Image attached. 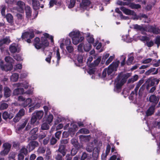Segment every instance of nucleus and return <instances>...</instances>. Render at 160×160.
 <instances>
[{
  "instance_id": "1",
  "label": "nucleus",
  "mask_w": 160,
  "mask_h": 160,
  "mask_svg": "<svg viewBox=\"0 0 160 160\" xmlns=\"http://www.w3.org/2000/svg\"><path fill=\"white\" fill-rule=\"evenodd\" d=\"M129 76V73L124 74L122 76L121 75H119L115 80L114 91L117 93L121 92L122 86L125 83Z\"/></svg>"
},
{
  "instance_id": "2",
  "label": "nucleus",
  "mask_w": 160,
  "mask_h": 160,
  "mask_svg": "<svg viewBox=\"0 0 160 160\" xmlns=\"http://www.w3.org/2000/svg\"><path fill=\"white\" fill-rule=\"evenodd\" d=\"M119 62L118 61L113 62L108 67V69H107V73L108 75H110L113 72L117 71V68H118Z\"/></svg>"
},
{
  "instance_id": "3",
  "label": "nucleus",
  "mask_w": 160,
  "mask_h": 160,
  "mask_svg": "<svg viewBox=\"0 0 160 160\" xmlns=\"http://www.w3.org/2000/svg\"><path fill=\"white\" fill-rule=\"evenodd\" d=\"M80 140L82 142L88 143H91L92 144L93 142H97V141L93 138L91 137L90 136H85L82 135L79 136Z\"/></svg>"
},
{
  "instance_id": "4",
  "label": "nucleus",
  "mask_w": 160,
  "mask_h": 160,
  "mask_svg": "<svg viewBox=\"0 0 160 160\" xmlns=\"http://www.w3.org/2000/svg\"><path fill=\"white\" fill-rule=\"evenodd\" d=\"M9 50L11 53H14L19 52L20 50V48L17 44L13 43L10 45Z\"/></svg>"
},
{
  "instance_id": "5",
  "label": "nucleus",
  "mask_w": 160,
  "mask_h": 160,
  "mask_svg": "<svg viewBox=\"0 0 160 160\" xmlns=\"http://www.w3.org/2000/svg\"><path fill=\"white\" fill-rule=\"evenodd\" d=\"M148 32L158 34L160 33V29L158 28L153 26H147Z\"/></svg>"
},
{
  "instance_id": "6",
  "label": "nucleus",
  "mask_w": 160,
  "mask_h": 160,
  "mask_svg": "<svg viewBox=\"0 0 160 160\" xmlns=\"http://www.w3.org/2000/svg\"><path fill=\"white\" fill-rule=\"evenodd\" d=\"M120 10L125 14L128 15H136V13L133 10H131L124 7L120 8Z\"/></svg>"
},
{
  "instance_id": "7",
  "label": "nucleus",
  "mask_w": 160,
  "mask_h": 160,
  "mask_svg": "<svg viewBox=\"0 0 160 160\" xmlns=\"http://www.w3.org/2000/svg\"><path fill=\"white\" fill-rule=\"evenodd\" d=\"M159 99L158 97H156L155 95H151L149 98V101L150 102L152 103V105L156 106L158 103Z\"/></svg>"
},
{
  "instance_id": "8",
  "label": "nucleus",
  "mask_w": 160,
  "mask_h": 160,
  "mask_svg": "<svg viewBox=\"0 0 160 160\" xmlns=\"http://www.w3.org/2000/svg\"><path fill=\"white\" fill-rule=\"evenodd\" d=\"M91 4V2L90 0H82L80 6L81 8L83 9H86Z\"/></svg>"
},
{
  "instance_id": "9",
  "label": "nucleus",
  "mask_w": 160,
  "mask_h": 160,
  "mask_svg": "<svg viewBox=\"0 0 160 160\" xmlns=\"http://www.w3.org/2000/svg\"><path fill=\"white\" fill-rule=\"evenodd\" d=\"M17 4L19 8L18 10L21 12H23L24 9L26 7L25 6V3L21 1H18Z\"/></svg>"
},
{
  "instance_id": "10",
  "label": "nucleus",
  "mask_w": 160,
  "mask_h": 160,
  "mask_svg": "<svg viewBox=\"0 0 160 160\" xmlns=\"http://www.w3.org/2000/svg\"><path fill=\"white\" fill-rule=\"evenodd\" d=\"M72 38V42L74 44L77 45L79 42H81L82 41L84 38L83 36H81L78 37H73Z\"/></svg>"
},
{
  "instance_id": "11",
  "label": "nucleus",
  "mask_w": 160,
  "mask_h": 160,
  "mask_svg": "<svg viewBox=\"0 0 160 160\" xmlns=\"http://www.w3.org/2000/svg\"><path fill=\"white\" fill-rule=\"evenodd\" d=\"M4 17H6L7 22L11 25H13L14 24L13 18L11 14L8 13Z\"/></svg>"
},
{
  "instance_id": "12",
  "label": "nucleus",
  "mask_w": 160,
  "mask_h": 160,
  "mask_svg": "<svg viewBox=\"0 0 160 160\" xmlns=\"http://www.w3.org/2000/svg\"><path fill=\"white\" fill-rule=\"evenodd\" d=\"M155 106V105H152L150 106L146 112V115L147 116H150L154 113Z\"/></svg>"
},
{
  "instance_id": "13",
  "label": "nucleus",
  "mask_w": 160,
  "mask_h": 160,
  "mask_svg": "<svg viewBox=\"0 0 160 160\" xmlns=\"http://www.w3.org/2000/svg\"><path fill=\"white\" fill-rule=\"evenodd\" d=\"M14 115L13 114L11 113H9L8 112L5 111L2 114V117L3 118L6 120L8 118L11 119L13 118Z\"/></svg>"
},
{
  "instance_id": "14",
  "label": "nucleus",
  "mask_w": 160,
  "mask_h": 160,
  "mask_svg": "<svg viewBox=\"0 0 160 160\" xmlns=\"http://www.w3.org/2000/svg\"><path fill=\"white\" fill-rule=\"evenodd\" d=\"M24 93V90L22 88H21L15 89L13 92V94L14 95L23 94Z\"/></svg>"
},
{
  "instance_id": "15",
  "label": "nucleus",
  "mask_w": 160,
  "mask_h": 160,
  "mask_svg": "<svg viewBox=\"0 0 160 160\" xmlns=\"http://www.w3.org/2000/svg\"><path fill=\"white\" fill-rule=\"evenodd\" d=\"M38 146V142L35 141H32L29 144V151H32L33 150L34 148Z\"/></svg>"
},
{
  "instance_id": "16",
  "label": "nucleus",
  "mask_w": 160,
  "mask_h": 160,
  "mask_svg": "<svg viewBox=\"0 0 160 160\" xmlns=\"http://www.w3.org/2000/svg\"><path fill=\"white\" fill-rule=\"evenodd\" d=\"M33 114L34 115H35L38 120H40L42 118L44 114V112L42 110L37 111L35 112Z\"/></svg>"
},
{
  "instance_id": "17",
  "label": "nucleus",
  "mask_w": 160,
  "mask_h": 160,
  "mask_svg": "<svg viewBox=\"0 0 160 160\" xmlns=\"http://www.w3.org/2000/svg\"><path fill=\"white\" fill-rule=\"evenodd\" d=\"M156 68H152L150 69L145 72V74L147 75H149L150 74L155 75L158 73V69H157L156 70Z\"/></svg>"
},
{
  "instance_id": "18",
  "label": "nucleus",
  "mask_w": 160,
  "mask_h": 160,
  "mask_svg": "<svg viewBox=\"0 0 160 160\" xmlns=\"http://www.w3.org/2000/svg\"><path fill=\"white\" fill-rule=\"evenodd\" d=\"M96 142H93L92 144L91 143H88L87 144V146L86 148V151L89 152H91L93 149L94 145Z\"/></svg>"
},
{
  "instance_id": "19",
  "label": "nucleus",
  "mask_w": 160,
  "mask_h": 160,
  "mask_svg": "<svg viewBox=\"0 0 160 160\" xmlns=\"http://www.w3.org/2000/svg\"><path fill=\"white\" fill-rule=\"evenodd\" d=\"M101 57H98L94 62L93 63H92L90 64L89 66L91 68H93L98 66L99 63L101 60Z\"/></svg>"
},
{
  "instance_id": "20",
  "label": "nucleus",
  "mask_w": 160,
  "mask_h": 160,
  "mask_svg": "<svg viewBox=\"0 0 160 160\" xmlns=\"http://www.w3.org/2000/svg\"><path fill=\"white\" fill-rule=\"evenodd\" d=\"M26 13V17L28 19L31 18L32 13V9L30 7L28 6H27L25 8Z\"/></svg>"
},
{
  "instance_id": "21",
  "label": "nucleus",
  "mask_w": 160,
  "mask_h": 160,
  "mask_svg": "<svg viewBox=\"0 0 160 160\" xmlns=\"http://www.w3.org/2000/svg\"><path fill=\"white\" fill-rule=\"evenodd\" d=\"M4 96L6 98L9 97L11 93V91L10 89L7 87L4 88Z\"/></svg>"
},
{
  "instance_id": "22",
  "label": "nucleus",
  "mask_w": 160,
  "mask_h": 160,
  "mask_svg": "<svg viewBox=\"0 0 160 160\" xmlns=\"http://www.w3.org/2000/svg\"><path fill=\"white\" fill-rule=\"evenodd\" d=\"M69 36L72 38L74 37H78L81 36L80 32L78 31H73L71 32L69 34Z\"/></svg>"
},
{
  "instance_id": "23",
  "label": "nucleus",
  "mask_w": 160,
  "mask_h": 160,
  "mask_svg": "<svg viewBox=\"0 0 160 160\" xmlns=\"http://www.w3.org/2000/svg\"><path fill=\"white\" fill-rule=\"evenodd\" d=\"M0 67L2 70L6 71H10L12 70L13 68V66L12 64H10L8 66V68H6L7 67V66L3 65L1 63L0 64Z\"/></svg>"
},
{
  "instance_id": "24",
  "label": "nucleus",
  "mask_w": 160,
  "mask_h": 160,
  "mask_svg": "<svg viewBox=\"0 0 160 160\" xmlns=\"http://www.w3.org/2000/svg\"><path fill=\"white\" fill-rule=\"evenodd\" d=\"M71 143L75 148H76L77 149H79L80 148V146L79 145L77 140L74 139H72L71 140Z\"/></svg>"
},
{
  "instance_id": "25",
  "label": "nucleus",
  "mask_w": 160,
  "mask_h": 160,
  "mask_svg": "<svg viewBox=\"0 0 160 160\" xmlns=\"http://www.w3.org/2000/svg\"><path fill=\"white\" fill-rule=\"evenodd\" d=\"M32 5L34 9H37L40 6V4L38 0H32Z\"/></svg>"
},
{
  "instance_id": "26",
  "label": "nucleus",
  "mask_w": 160,
  "mask_h": 160,
  "mask_svg": "<svg viewBox=\"0 0 160 160\" xmlns=\"http://www.w3.org/2000/svg\"><path fill=\"white\" fill-rule=\"evenodd\" d=\"M45 54L48 55V57L45 59L46 61L48 63H50L51 62V60L52 57V52L49 51H47L46 52Z\"/></svg>"
},
{
  "instance_id": "27",
  "label": "nucleus",
  "mask_w": 160,
  "mask_h": 160,
  "mask_svg": "<svg viewBox=\"0 0 160 160\" xmlns=\"http://www.w3.org/2000/svg\"><path fill=\"white\" fill-rule=\"evenodd\" d=\"M129 7L132 9H138L141 8V6L139 4H136L133 2H130Z\"/></svg>"
},
{
  "instance_id": "28",
  "label": "nucleus",
  "mask_w": 160,
  "mask_h": 160,
  "mask_svg": "<svg viewBox=\"0 0 160 160\" xmlns=\"http://www.w3.org/2000/svg\"><path fill=\"white\" fill-rule=\"evenodd\" d=\"M19 78V75L17 73L13 74L11 77V80L13 82H16L18 79Z\"/></svg>"
},
{
  "instance_id": "29",
  "label": "nucleus",
  "mask_w": 160,
  "mask_h": 160,
  "mask_svg": "<svg viewBox=\"0 0 160 160\" xmlns=\"http://www.w3.org/2000/svg\"><path fill=\"white\" fill-rule=\"evenodd\" d=\"M28 121V119H27L25 120L23 123L18 125L17 127L18 130H20L23 129L26 126V124L27 123Z\"/></svg>"
},
{
  "instance_id": "30",
  "label": "nucleus",
  "mask_w": 160,
  "mask_h": 160,
  "mask_svg": "<svg viewBox=\"0 0 160 160\" xmlns=\"http://www.w3.org/2000/svg\"><path fill=\"white\" fill-rule=\"evenodd\" d=\"M38 119L36 117L35 115H34L33 114L32 115V116L31 119V123L32 124H33L36 122L37 124H38L39 123V122L37 121V119Z\"/></svg>"
},
{
  "instance_id": "31",
  "label": "nucleus",
  "mask_w": 160,
  "mask_h": 160,
  "mask_svg": "<svg viewBox=\"0 0 160 160\" xmlns=\"http://www.w3.org/2000/svg\"><path fill=\"white\" fill-rule=\"evenodd\" d=\"M91 45L88 43L85 44L83 46V49L84 51L86 52L89 51L91 49Z\"/></svg>"
},
{
  "instance_id": "32",
  "label": "nucleus",
  "mask_w": 160,
  "mask_h": 160,
  "mask_svg": "<svg viewBox=\"0 0 160 160\" xmlns=\"http://www.w3.org/2000/svg\"><path fill=\"white\" fill-rule=\"evenodd\" d=\"M41 42L42 46L43 45L45 47H47L49 45V42L47 39L45 38H42Z\"/></svg>"
},
{
  "instance_id": "33",
  "label": "nucleus",
  "mask_w": 160,
  "mask_h": 160,
  "mask_svg": "<svg viewBox=\"0 0 160 160\" xmlns=\"http://www.w3.org/2000/svg\"><path fill=\"white\" fill-rule=\"evenodd\" d=\"M31 101V99L30 98H28L24 101L23 103L22 104V106L24 107H26L30 104Z\"/></svg>"
},
{
  "instance_id": "34",
  "label": "nucleus",
  "mask_w": 160,
  "mask_h": 160,
  "mask_svg": "<svg viewBox=\"0 0 160 160\" xmlns=\"http://www.w3.org/2000/svg\"><path fill=\"white\" fill-rule=\"evenodd\" d=\"M77 61L78 62V64L77 65L78 66H82L83 63V58L82 56L81 55L78 56L77 58Z\"/></svg>"
},
{
  "instance_id": "35",
  "label": "nucleus",
  "mask_w": 160,
  "mask_h": 160,
  "mask_svg": "<svg viewBox=\"0 0 160 160\" xmlns=\"http://www.w3.org/2000/svg\"><path fill=\"white\" fill-rule=\"evenodd\" d=\"M65 149L64 146L61 145L60 146L58 150L62 154L63 156H64L66 154V153L65 152Z\"/></svg>"
},
{
  "instance_id": "36",
  "label": "nucleus",
  "mask_w": 160,
  "mask_h": 160,
  "mask_svg": "<svg viewBox=\"0 0 160 160\" xmlns=\"http://www.w3.org/2000/svg\"><path fill=\"white\" fill-rule=\"evenodd\" d=\"M8 107V104L5 103H0V110H3L6 109Z\"/></svg>"
},
{
  "instance_id": "37",
  "label": "nucleus",
  "mask_w": 160,
  "mask_h": 160,
  "mask_svg": "<svg viewBox=\"0 0 160 160\" xmlns=\"http://www.w3.org/2000/svg\"><path fill=\"white\" fill-rule=\"evenodd\" d=\"M138 76L135 75L133 77L129 79L128 80V83H130L131 82H134L138 80Z\"/></svg>"
},
{
  "instance_id": "38",
  "label": "nucleus",
  "mask_w": 160,
  "mask_h": 160,
  "mask_svg": "<svg viewBox=\"0 0 160 160\" xmlns=\"http://www.w3.org/2000/svg\"><path fill=\"white\" fill-rule=\"evenodd\" d=\"M30 133H33L34 134L32 135L30 137L31 139L32 140H34L36 139L38 137V136L37 134H36V132L35 131H31Z\"/></svg>"
},
{
  "instance_id": "39",
  "label": "nucleus",
  "mask_w": 160,
  "mask_h": 160,
  "mask_svg": "<svg viewBox=\"0 0 160 160\" xmlns=\"http://www.w3.org/2000/svg\"><path fill=\"white\" fill-rule=\"evenodd\" d=\"M155 84V81L154 79H152L150 80L149 83L146 86V89L148 90L150 87L153 86Z\"/></svg>"
},
{
  "instance_id": "40",
  "label": "nucleus",
  "mask_w": 160,
  "mask_h": 160,
  "mask_svg": "<svg viewBox=\"0 0 160 160\" xmlns=\"http://www.w3.org/2000/svg\"><path fill=\"white\" fill-rule=\"evenodd\" d=\"M49 125L47 123H43L41 126L42 130H48L49 128Z\"/></svg>"
},
{
  "instance_id": "41",
  "label": "nucleus",
  "mask_w": 160,
  "mask_h": 160,
  "mask_svg": "<svg viewBox=\"0 0 160 160\" xmlns=\"http://www.w3.org/2000/svg\"><path fill=\"white\" fill-rule=\"evenodd\" d=\"M76 2V0H70L68 4V8H73Z\"/></svg>"
},
{
  "instance_id": "42",
  "label": "nucleus",
  "mask_w": 160,
  "mask_h": 160,
  "mask_svg": "<svg viewBox=\"0 0 160 160\" xmlns=\"http://www.w3.org/2000/svg\"><path fill=\"white\" fill-rule=\"evenodd\" d=\"M25 110L23 109H20L18 112L17 114V115L21 118V117L23 116L25 114Z\"/></svg>"
},
{
  "instance_id": "43",
  "label": "nucleus",
  "mask_w": 160,
  "mask_h": 160,
  "mask_svg": "<svg viewBox=\"0 0 160 160\" xmlns=\"http://www.w3.org/2000/svg\"><path fill=\"white\" fill-rule=\"evenodd\" d=\"M15 85L18 87H23L25 89H27L28 88V85L27 84H26V85H25V84L23 83H17L15 84Z\"/></svg>"
},
{
  "instance_id": "44",
  "label": "nucleus",
  "mask_w": 160,
  "mask_h": 160,
  "mask_svg": "<svg viewBox=\"0 0 160 160\" xmlns=\"http://www.w3.org/2000/svg\"><path fill=\"white\" fill-rule=\"evenodd\" d=\"M5 61L7 62L12 63L13 61V59L10 56H7L5 58Z\"/></svg>"
},
{
  "instance_id": "45",
  "label": "nucleus",
  "mask_w": 160,
  "mask_h": 160,
  "mask_svg": "<svg viewBox=\"0 0 160 160\" xmlns=\"http://www.w3.org/2000/svg\"><path fill=\"white\" fill-rule=\"evenodd\" d=\"M3 147L4 149L8 150V151H9L11 147V145L8 143H6L3 144Z\"/></svg>"
},
{
  "instance_id": "46",
  "label": "nucleus",
  "mask_w": 160,
  "mask_h": 160,
  "mask_svg": "<svg viewBox=\"0 0 160 160\" xmlns=\"http://www.w3.org/2000/svg\"><path fill=\"white\" fill-rule=\"evenodd\" d=\"M2 40L5 44H9L11 42L9 37H6Z\"/></svg>"
},
{
  "instance_id": "47",
  "label": "nucleus",
  "mask_w": 160,
  "mask_h": 160,
  "mask_svg": "<svg viewBox=\"0 0 160 160\" xmlns=\"http://www.w3.org/2000/svg\"><path fill=\"white\" fill-rule=\"evenodd\" d=\"M88 43H93L94 41V39L92 36H88L87 37V39Z\"/></svg>"
},
{
  "instance_id": "48",
  "label": "nucleus",
  "mask_w": 160,
  "mask_h": 160,
  "mask_svg": "<svg viewBox=\"0 0 160 160\" xmlns=\"http://www.w3.org/2000/svg\"><path fill=\"white\" fill-rule=\"evenodd\" d=\"M134 59V58L133 56H131L128 58L127 61L126 62L127 64L128 65H131Z\"/></svg>"
},
{
  "instance_id": "49",
  "label": "nucleus",
  "mask_w": 160,
  "mask_h": 160,
  "mask_svg": "<svg viewBox=\"0 0 160 160\" xmlns=\"http://www.w3.org/2000/svg\"><path fill=\"white\" fill-rule=\"evenodd\" d=\"M56 55H57V64L56 65H58L59 64V60H60V59L61 58L59 49H58L57 50Z\"/></svg>"
},
{
  "instance_id": "50",
  "label": "nucleus",
  "mask_w": 160,
  "mask_h": 160,
  "mask_svg": "<svg viewBox=\"0 0 160 160\" xmlns=\"http://www.w3.org/2000/svg\"><path fill=\"white\" fill-rule=\"evenodd\" d=\"M30 33L28 32H25L22 34L21 37L22 39L27 38L29 37Z\"/></svg>"
},
{
  "instance_id": "51",
  "label": "nucleus",
  "mask_w": 160,
  "mask_h": 160,
  "mask_svg": "<svg viewBox=\"0 0 160 160\" xmlns=\"http://www.w3.org/2000/svg\"><path fill=\"white\" fill-rule=\"evenodd\" d=\"M140 31L141 32V33L143 34H146V33L145 32H148L147 26L146 27H143L142 26Z\"/></svg>"
},
{
  "instance_id": "52",
  "label": "nucleus",
  "mask_w": 160,
  "mask_h": 160,
  "mask_svg": "<svg viewBox=\"0 0 160 160\" xmlns=\"http://www.w3.org/2000/svg\"><path fill=\"white\" fill-rule=\"evenodd\" d=\"M9 151L8 150L4 149L3 150L0 152V154L2 156H5L8 153Z\"/></svg>"
},
{
  "instance_id": "53",
  "label": "nucleus",
  "mask_w": 160,
  "mask_h": 160,
  "mask_svg": "<svg viewBox=\"0 0 160 160\" xmlns=\"http://www.w3.org/2000/svg\"><path fill=\"white\" fill-rule=\"evenodd\" d=\"M53 118V116L52 114H49L47 118V121L49 123H50L52 121Z\"/></svg>"
},
{
  "instance_id": "54",
  "label": "nucleus",
  "mask_w": 160,
  "mask_h": 160,
  "mask_svg": "<svg viewBox=\"0 0 160 160\" xmlns=\"http://www.w3.org/2000/svg\"><path fill=\"white\" fill-rule=\"evenodd\" d=\"M77 128V126L74 123H71L70 124V128L69 130H75Z\"/></svg>"
},
{
  "instance_id": "55",
  "label": "nucleus",
  "mask_w": 160,
  "mask_h": 160,
  "mask_svg": "<svg viewBox=\"0 0 160 160\" xmlns=\"http://www.w3.org/2000/svg\"><path fill=\"white\" fill-rule=\"evenodd\" d=\"M146 44L148 47H151L153 45L154 42L152 40H151L150 41H148L146 42Z\"/></svg>"
},
{
  "instance_id": "56",
  "label": "nucleus",
  "mask_w": 160,
  "mask_h": 160,
  "mask_svg": "<svg viewBox=\"0 0 160 160\" xmlns=\"http://www.w3.org/2000/svg\"><path fill=\"white\" fill-rule=\"evenodd\" d=\"M66 49L69 53L72 52L73 51V48L72 46H68L66 47Z\"/></svg>"
},
{
  "instance_id": "57",
  "label": "nucleus",
  "mask_w": 160,
  "mask_h": 160,
  "mask_svg": "<svg viewBox=\"0 0 160 160\" xmlns=\"http://www.w3.org/2000/svg\"><path fill=\"white\" fill-rule=\"evenodd\" d=\"M114 58V57L113 56H111L107 60L106 62V64L107 65L109 64L113 60Z\"/></svg>"
},
{
  "instance_id": "58",
  "label": "nucleus",
  "mask_w": 160,
  "mask_h": 160,
  "mask_svg": "<svg viewBox=\"0 0 160 160\" xmlns=\"http://www.w3.org/2000/svg\"><path fill=\"white\" fill-rule=\"evenodd\" d=\"M34 44L35 47L37 49H39L43 46L42 43H34Z\"/></svg>"
},
{
  "instance_id": "59",
  "label": "nucleus",
  "mask_w": 160,
  "mask_h": 160,
  "mask_svg": "<svg viewBox=\"0 0 160 160\" xmlns=\"http://www.w3.org/2000/svg\"><path fill=\"white\" fill-rule=\"evenodd\" d=\"M27 149L24 148H22L20 150V153L23 154L24 155H26L27 153Z\"/></svg>"
},
{
  "instance_id": "60",
  "label": "nucleus",
  "mask_w": 160,
  "mask_h": 160,
  "mask_svg": "<svg viewBox=\"0 0 160 160\" xmlns=\"http://www.w3.org/2000/svg\"><path fill=\"white\" fill-rule=\"evenodd\" d=\"M13 57L15 59L18 61H21L22 60L21 57L19 54L14 56Z\"/></svg>"
},
{
  "instance_id": "61",
  "label": "nucleus",
  "mask_w": 160,
  "mask_h": 160,
  "mask_svg": "<svg viewBox=\"0 0 160 160\" xmlns=\"http://www.w3.org/2000/svg\"><path fill=\"white\" fill-rule=\"evenodd\" d=\"M22 68V65L21 64H16L14 67V70H16L18 69H20Z\"/></svg>"
},
{
  "instance_id": "62",
  "label": "nucleus",
  "mask_w": 160,
  "mask_h": 160,
  "mask_svg": "<svg viewBox=\"0 0 160 160\" xmlns=\"http://www.w3.org/2000/svg\"><path fill=\"white\" fill-rule=\"evenodd\" d=\"M21 118L16 115L15 117L13 118V120L14 122L16 123L19 122Z\"/></svg>"
},
{
  "instance_id": "63",
  "label": "nucleus",
  "mask_w": 160,
  "mask_h": 160,
  "mask_svg": "<svg viewBox=\"0 0 160 160\" xmlns=\"http://www.w3.org/2000/svg\"><path fill=\"white\" fill-rule=\"evenodd\" d=\"M46 136V134L43 133L42 131H41L40 132V135H39V138L40 139H42L45 137Z\"/></svg>"
},
{
  "instance_id": "64",
  "label": "nucleus",
  "mask_w": 160,
  "mask_h": 160,
  "mask_svg": "<svg viewBox=\"0 0 160 160\" xmlns=\"http://www.w3.org/2000/svg\"><path fill=\"white\" fill-rule=\"evenodd\" d=\"M155 44H160V36H158L156 37L155 40Z\"/></svg>"
}]
</instances>
